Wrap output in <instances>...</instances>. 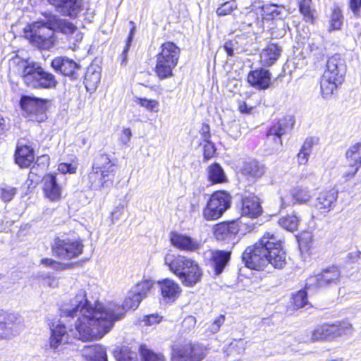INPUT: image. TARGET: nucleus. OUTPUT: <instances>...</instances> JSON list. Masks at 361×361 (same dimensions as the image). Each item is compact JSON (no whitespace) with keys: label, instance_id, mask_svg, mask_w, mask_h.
Listing matches in <instances>:
<instances>
[{"label":"nucleus","instance_id":"nucleus-1","mask_svg":"<svg viewBox=\"0 0 361 361\" xmlns=\"http://www.w3.org/2000/svg\"><path fill=\"white\" fill-rule=\"evenodd\" d=\"M142 300L130 289L122 306L116 302L91 303L86 298L85 292L80 290L63 311L68 315H77L75 336L83 341L101 339L113 328L116 321L121 319L129 310H135Z\"/></svg>","mask_w":361,"mask_h":361},{"label":"nucleus","instance_id":"nucleus-2","mask_svg":"<svg viewBox=\"0 0 361 361\" xmlns=\"http://www.w3.org/2000/svg\"><path fill=\"white\" fill-rule=\"evenodd\" d=\"M243 261L252 269L263 270L268 264L282 269L286 263V255L281 239L274 233L267 232L243 254Z\"/></svg>","mask_w":361,"mask_h":361},{"label":"nucleus","instance_id":"nucleus-3","mask_svg":"<svg viewBox=\"0 0 361 361\" xmlns=\"http://www.w3.org/2000/svg\"><path fill=\"white\" fill-rule=\"evenodd\" d=\"M56 30L68 35L70 40L78 42L82 39V34L72 23L50 13L44 20L33 23L31 42L39 49H49L55 44L54 31Z\"/></svg>","mask_w":361,"mask_h":361},{"label":"nucleus","instance_id":"nucleus-4","mask_svg":"<svg viewBox=\"0 0 361 361\" xmlns=\"http://www.w3.org/2000/svg\"><path fill=\"white\" fill-rule=\"evenodd\" d=\"M345 73V62L340 54H336L329 58L320 81L321 92L324 98L330 97L343 82Z\"/></svg>","mask_w":361,"mask_h":361},{"label":"nucleus","instance_id":"nucleus-5","mask_svg":"<svg viewBox=\"0 0 361 361\" xmlns=\"http://www.w3.org/2000/svg\"><path fill=\"white\" fill-rule=\"evenodd\" d=\"M116 165L106 154H99L96 157L92 171L88 174L90 187L92 190L109 188L114 184Z\"/></svg>","mask_w":361,"mask_h":361},{"label":"nucleus","instance_id":"nucleus-6","mask_svg":"<svg viewBox=\"0 0 361 361\" xmlns=\"http://www.w3.org/2000/svg\"><path fill=\"white\" fill-rule=\"evenodd\" d=\"M180 54V48L173 42H166L161 44L155 66V73L159 79L173 76V70L178 64Z\"/></svg>","mask_w":361,"mask_h":361},{"label":"nucleus","instance_id":"nucleus-7","mask_svg":"<svg viewBox=\"0 0 361 361\" xmlns=\"http://www.w3.org/2000/svg\"><path fill=\"white\" fill-rule=\"evenodd\" d=\"M21 77L27 87L35 89L52 88L57 84L54 75L37 63H26L23 65Z\"/></svg>","mask_w":361,"mask_h":361},{"label":"nucleus","instance_id":"nucleus-8","mask_svg":"<svg viewBox=\"0 0 361 361\" xmlns=\"http://www.w3.org/2000/svg\"><path fill=\"white\" fill-rule=\"evenodd\" d=\"M81 239L69 237H56L51 245L53 255L61 260L69 261L78 257L83 252Z\"/></svg>","mask_w":361,"mask_h":361},{"label":"nucleus","instance_id":"nucleus-9","mask_svg":"<svg viewBox=\"0 0 361 361\" xmlns=\"http://www.w3.org/2000/svg\"><path fill=\"white\" fill-rule=\"evenodd\" d=\"M75 298V296L71 298L68 302L64 303L61 307V314L64 317H71L72 319L75 318V320L74 321V328L70 329V331L68 332L67 331L66 326L60 322L53 323L50 326L51 334L49 340V348L52 349L54 351H56L59 348L60 345L68 343L69 342L71 336L82 341V339L75 336L73 334L75 330V322L77 321L78 316L68 315L66 314L63 310L64 306L68 304H70ZM82 341H84L82 340Z\"/></svg>","mask_w":361,"mask_h":361},{"label":"nucleus","instance_id":"nucleus-10","mask_svg":"<svg viewBox=\"0 0 361 361\" xmlns=\"http://www.w3.org/2000/svg\"><path fill=\"white\" fill-rule=\"evenodd\" d=\"M284 12L283 7L275 4H264L262 1H255L249 8L242 11V14H246L252 18L259 20H272L281 16Z\"/></svg>","mask_w":361,"mask_h":361},{"label":"nucleus","instance_id":"nucleus-11","mask_svg":"<svg viewBox=\"0 0 361 361\" xmlns=\"http://www.w3.org/2000/svg\"><path fill=\"white\" fill-rule=\"evenodd\" d=\"M204 357L202 348L189 342L173 345L171 361H202Z\"/></svg>","mask_w":361,"mask_h":361},{"label":"nucleus","instance_id":"nucleus-12","mask_svg":"<svg viewBox=\"0 0 361 361\" xmlns=\"http://www.w3.org/2000/svg\"><path fill=\"white\" fill-rule=\"evenodd\" d=\"M341 274L336 267L322 270L320 273L310 276L306 280L305 289L326 287L337 284Z\"/></svg>","mask_w":361,"mask_h":361},{"label":"nucleus","instance_id":"nucleus-13","mask_svg":"<svg viewBox=\"0 0 361 361\" xmlns=\"http://www.w3.org/2000/svg\"><path fill=\"white\" fill-rule=\"evenodd\" d=\"M294 120L291 116H286L278 121L267 131V140L269 142H273L274 149H277L282 145L281 136L293 128Z\"/></svg>","mask_w":361,"mask_h":361},{"label":"nucleus","instance_id":"nucleus-14","mask_svg":"<svg viewBox=\"0 0 361 361\" xmlns=\"http://www.w3.org/2000/svg\"><path fill=\"white\" fill-rule=\"evenodd\" d=\"M18 319V314L0 310V340L11 339L19 334L16 325Z\"/></svg>","mask_w":361,"mask_h":361},{"label":"nucleus","instance_id":"nucleus-15","mask_svg":"<svg viewBox=\"0 0 361 361\" xmlns=\"http://www.w3.org/2000/svg\"><path fill=\"white\" fill-rule=\"evenodd\" d=\"M182 271L181 275L179 276V280L183 286L187 287H193L197 283L200 282L203 271L199 264L192 259Z\"/></svg>","mask_w":361,"mask_h":361},{"label":"nucleus","instance_id":"nucleus-16","mask_svg":"<svg viewBox=\"0 0 361 361\" xmlns=\"http://www.w3.org/2000/svg\"><path fill=\"white\" fill-rule=\"evenodd\" d=\"M338 196V192L335 189L322 191L317 197L314 207L321 214H326L335 207Z\"/></svg>","mask_w":361,"mask_h":361},{"label":"nucleus","instance_id":"nucleus-17","mask_svg":"<svg viewBox=\"0 0 361 361\" xmlns=\"http://www.w3.org/2000/svg\"><path fill=\"white\" fill-rule=\"evenodd\" d=\"M61 15L76 17L82 10V0H47Z\"/></svg>","mask_w":361,"mask_h":361},{"label":"nucleus","instance_id":"nucleus-18","mask_svg":"<svg viewBox=\"0 0 361 361\" xmlns=\"http://www.w3.org/2000/svg\"><path fill=\"white\" fill-rule=\"evenodd\" d=\"M162 299L168 303L174 302L181 293L180 285L172 279H165L158 281Z\"/></svg>","mask_w":361,"mask_h":361},{"label":"nucleus","instance_id":"nucleus-19","mask_svg":"<svg viewBox=\"0 0 361 361\" xmlns=\"http://www.w3.org/2000/svg\"><path fill=\"white\" fill-rule=\"evenodd\" d=\"M291 201H288L286 197H281V208L286 207L295 204H306L312 198L310 191L307 188L297 187L290 190Z\"/></svg>","mask_w":361,"mask_h":361},{"label":"nucleus","instance_id":"nucleus-20","mask_svg":"<svg viewBox=\"0 0 361 361\" xmlns=\"http://www.w3.org/2000/svg\"><path fill=\"white\" fill-rule=\"evenodd\" d=\"M247 82L258 90H266L271 84V73L264 68H258L250 72Z\"/></svg>","mask_w":361,"mask_h":361},{"label":"nucleus","instance_id":"nucleus-21","mask_svg":"<svg viewBox=\"0 0 361 361\" xmlns=\"http://www.w3.org/2000/svg\"><path fill=\"white\" fill-rule=\"evenodd\" d=\"M43 191L45 197L52 202L58 201L62 195V188L58 184L56 176L49 174L43 178Z\"/></svg>","mask_w":361,"mask_h":361},{"label":"nucleus","instance_id":"nucleus-22","mask_svg":"<svg viewBox=\"0 0 361 361\" xmlns=\"http://www.w3.org/2000/svg\"><path fill=\"white\" fill-rule=\"evenodd\" d=\"M170 239L171 244L181 250L195 252L200 247L199 241L185 235L173 233Z\"/></svg>","mask_w":361,"mask_h":361},{"label":"nucleus","instance_id":"nucleus-23","mask_svg":"<svg viewBox=\"0 0 361 361\" xmlns=\"http://www.w3.org/2000/svg\"><path fill=\"white\" fill-rule=\"evenodd\" d=\"M340 329L335 324H324L317 326L311 333V341L331 340L338 336Z\"/></svg>","mask_w":361,"mask_h":361},{"label":"nucleus","instance_id":"nucleus-24","mask_svg":"<svg viewBox=\"0 0 361 361\" xmlns=\"http://www.w3.org/2000/svg\"><path fill=\"white\" fill-rule=\"evenodd\" d=\"M242 215L256 218L261 215L262 209L259 198L254 195L245 196L242 200Z\"/></svg>","mask_w":361,"mask_h":361},{"label":"nucleus","instance_id":"nucleus-25","mask_svg":"<svg viewBox=\"0 0 361 361\" xmlns=\"http://www.w3.org/2000/svg\"><path fill=\"white\" fill-rule=\"evenodd\" d=\"M51 67L66 76L73 75L79 66L73 59L66 56H58L51 61Z\"/></svg>","mask_w":361,"mask_h":361},{"label":"nucleus","instance_id":"nucleus-26","mask_svg":"<svg viewBox=\"0 0 361 361\" xmlns=\"http://www.w3.org/2000/svg\"><path fill=\"white\" fill-rule=\"evenodd\" d=\"M191 259L192 258L183 255H167L164 261L169 270L179 278Z\"/></svg>","mask_w":361,"mask_h":361},{"label":"nucleus","instance_id":"nucleus-27","mask_svg":"<svg viewBox=\"0 0 361 361\" xmlns=\"http://www.w3.org/2000/svg\"><path fill=\"white\" fill-rule=\"evenodd\" d=\"M209 261L216 275L224 271L231 257V252L222 250H211L209 252Z\"/></svg>","mask_w":361,"mask_h":361},{"label":"nucleus","instance_id":"nucleus-28","mask_svg":"<svg viewBox=\"0 0 361 361\" xmlns=\"http://www.w3.org/2000/svg\"><path fill=\"white\" fill-rule=\"evenodd\" d=\"M238 225L235 222L221 223L214 226V234L219 240H233L238 233Z\"/></svg>","mask_w":361,"mask_h":361},{"label":"nucleus","instance_id":"nucleus-29","mask_svg":"<svg viewBox=\"0 0 361 361\" xmlns=\"http://www.w3.org/2000/svg\"><path fill=\"white\" fill-rule=\"evenodd\" d=\"M23 110L30 114H40L45 111L44 100L30 96H23L20 99Z\"/></svg>","mask_w":361,"mask_h":361},{"label":"nucleus","instance_id":"nucleus-30","mask_svg":"<svg viewBox=\"0 0 361 361\" xmlns=\"http://www.w3.org/2000/svg\"><path fill=\"white\" fill-rule=\"evenodd\" d=\"M33 149L28 145L17 146L15 153L16 163L20 167L26 168L30 166L34 161Z\"/></svg>","mask_w":361,"mask_h":361},{"label":"nucleus","instance_id":"nucleus-31","mask_svg":"<svg viewBox=\"0 0 361 361\" xmlns=\"http://www.w3.org/2000/svg\"><path fill=\"white\" fill-rule=\"evenodd\" d=\"M281 48L276 44H269L260 54V61L263 66H271L279 58Z\"/></svg>","mask_w":361,"mask_h":361},{"label":"nucleus","instance_id":"nucleus-32","mask_svg":"<svg viewBox=\"0 0 361 361\" xmlns=\"http://www.w3.org/2000/svg\"><path fill=\"white\" fill-rule=\"evenodd\" d=\"M242 173L249 179H257L264 174L265 167L258 161L252 160L245 163Z\"/></svg>","mask_w":361,"mask_h":361},{"label":"nucleus","instance_id":"nucleus-33","mask_svg":"<svg viewBox=\"0 0 361 361\" xmlns=\"http://www.w3.org/2000/svg\"><path fill=\"white\" fill-rule=\"evenodd\" d=\"M209 202L212 206L222 208V211L226 212L231 207V197L227 192L219 190L211 195Z\"/></svg>","mask_w":361,"mask_h":361},{"label":"nucleus","instance_id":"nucleus-34","mask_svg":"<svg viewBox=\"0 0 361 361\" xmlns=\"http://www.w3.org/2000/svg\"><path fill=\"white\" fill-rule=\"evenodd\" d=\"M360 149L361 142H358L351 145L346 151L345 157L349 167H355L356 169L361 167Z\"/></svg>","mask_w":361,"mask_h":361},{"label":"nucleus","instance_id":"nucleus-35","mask_svg":"<svg viewBox=\"0 0 361 361\" xmlns=\"http://www.w3.org/2000/svg\"><path fill=\"white\" fill-rule=\"evenodd\" d=\"M208 178L212 183H221L226 180V174L219 164H213L207 169Z\"/></svg>","mask_w":361,"mask_h":361},{"label":"nucleus","instance_id":"nucleus-36","mask_svg":"<svg viewBox=\"0 0 361 361\" xmlns=\"http://www.w3.org/2000/svg\"><path fill=\"white\" fill-rule=\"evenodd\" d=\"M300 221V217H298L295 213L284 216L280 218L278 221L279 224L281 227L291 232L298 229Z\"/></svg>","mask_w":361,"mask_h":361},{"label":"nucleus","instance_id":"nucleus-37","mask_svg":"<svg viewBox=\"0 0 361 361\" xmlns=\"http://www.w3.org/2000/svg\"><path fill=\"white\" fill-rule=\"evenodd\" d=\"M154 283L151 280H143L137 283L131 290L142 300L147 297L152 288Z\"/></svg>","mask_w":361,"mask_h":361},{"label":"nucleus","instance_id":"nucleus-38","mask_svg":"<svg viewBox=\"0 0 361 361\" xmlns=\"http://www.w3.org/2000/svg\"><path fill=\"white\" fill-rule=\"evenodd\" d=\"M225 212L222 211V208H216L210 204L208 201L207 205L203 209L202 215L207 221H215L219 219Z\"/></svg>","mask_w":361,"mask_h":361},{"label":"nucleus","instance_id":"nucleus-39","mask_svg":"<svg viewBox=\"0 0 361 361\" xmlns=\"http://www.w3.org/2000/svg\"><path fill=\"white\" fill-rule=\"evenodd\" d=\"M140 353L142 361H165L164 356L162 354L153 352L146 345L140 346Z\"/></svg>","mask_w":361,"mask_h":361},{"label":"nucleus","instance_id":"nucleus-40","mask_svg":"<svg viewBox=\"0 0 361 361\" xmlns=\"http://www.w3.org/2000/svg\"><path fill=\"white\" fill-rule=\"evenodd\" d=\"M130 24L132 25V27L130 29L128 39L126 40V46L122 51V54L120 56L121 63L122 65H126L128 62V52L133 42V39L135 32V23L133 21H130Z\"/></svg>","mask_w":361,"mask_h":361},{"label":"nucleus","instance_id":"nucleus-41","mask_svg":"<svg viewBox=\"0 0 361 361\" xmlns=\"http://www.w3.org/2000/svg\"><path fill=\"white\" fill-rule=\"evenodd\" d=\"M343 16L341 9L336 6L332 11L330 20V27L331 30H339L343 25Z\"/></svg>","mask_w":361,"mask_h":361},{"label":"nucleus","instance_id":"nucleus-42","mask_svg":"<svg viewBox=\"0 0 361 361\" xmlns=\"http://www.w3.org/2000/svg\"><path fill=\"white\" fill-rule=\"evenodd\" d=\"M135 102L151 112L157 113L159 111V103L157 100L137 97Z\"/></svg>","mask_w":361,"mask_h":361},{"label":"nucleus","instance_id":"nucleus-43","mask_svg":"<svg viewBox=\"0 0 361 361\" xmlns=\"http://www.w3.org/2000/svg\"><path fill=\"white\" fill-rule=\"evenodd\" d=\"M82 353L87 359L92 361V360H95V355L97 353L104 355V347L101 345L85 346L82 350Z\"/></svg>","mask_w":361,"mask_h":361},{"label":"nucleus","instance_id":"nucleus-44","mask_svg":"<svg viewBox=\"0 0 361 361\" xmlns=\"http://www.w3.org/2000/svg\"><path fill=\"white\" fill-rule=\"evenodd\" d=\"M225 322V316L219 315L214 321L208 322L205 324L206 331L210 334L217 333L222 324Z\"/></svg>","mask_w":361,"mask_h":361},{"label":"nucleus","instance_id":"nucleus-45","mask_svg":"<svg viewBox=\"0 0 361 361\" xmlns=\"http://www.w3.org/2000/svg\"><path fill=\"white\" fill-rule=\"evenodd\" d=\"M307 292L305 290H300L293 295L294 305L297 308H301L307 304Z\"/></svg>","mask_w":361,"mask_h":361},{"label":"nucleus","instance_id":"nucleus-46","mask_svg":"<svg viewBox=\"0 0 361 361\" xmlns=\"http://www.w3.org/2000/svg\"><path fill=\"white\" fill-rule=\"evenodd\" d=\"M237 5L235 1H229L222 4L217 9L216 14L219 16H224L231 13L236 9Z\"/></svg>","mask_w":361,"mask_h":361},{"label":"nucleus","instance_id":"nucleus-47","mask_svg":"<svg viewBox=\"0 0 361 361\" xmlns=\"http://www.w3.org/2000/svg\"><path fill=\"white\" fill-rule=\"evenodd\" d=\"M312 0H302L300 3V11L306 20H312L313 13L311 8Z\"/></svg>","mask_w":361,"mask_h":361},{"label":"nucleus","instance_id":"nucleus-48","mask_svg":"<svg viewBox=\"0 0 361 361\" xmlns=\"http://www.w3.org/2000/svg\"><path fill=\"white\" fill-rule=\"evenodd\" d=\"M200 145L203 146L204 159L209 160L214 156L216 153V147L212 142L209 141L201 142Z\"/></svg>","mask_w":361,"mask_h":361},{"label":"nucleus","instance_id":"nucleus-49","mask_svg":"<svg viewBox=\"0 0 361 361\" xmlns=\"http://www.w3.org/2000/svg\"><path fill=\"white\" fill-rule=\"evenodd\" d=\"M40 264L45 267L51 268L56 271L64 269L63 264L51 258H43L40 261Z\"/></svg>","mask_w":361,"mask_h":361},{"label":"nucleus","instance_id":"nucleus-50","mask_svg":"<svg viewBox=\"0 0 361 361\" xmlns=\"http://www.w3.org/2000/svg\"><path fill=\"white\" fill-rule=\"evenodd\" d=\"M196 324V319L193 316L186 317L182 322V328L184 331H190Z\"/></svg>","mask_w":361,"mask_h":361},{"label":"nucleus","instance_id":"nucleus-51","mask_svg":"<svg viewBox=\"0 0 361 361\" xmlns=\"http://www.w3.org/2000/svg\"><path fill=\"white\" fill-rule=\"evenodd\" d=\"M85 82L86 85H90V82L92 83L93 87H96V85L100 81V73H90V71H88L85 75Z\"/></svg>","mask_w":361,"mask_h":361},{"label":"nucleus","instance_id":"nucleus-52","mask_svg":"<svg viewBox=\"0 0 361 361\" xmlns=\"http://www.w3.org/2000/svg\"><path fill=\"white\" fill-rule=\"evenodd\" d=\"M132 137V131L129 128H124L119 137V140L124 146H128Z\"/></svg>","mask_w":361,"mask_h":361},{"label":"nucleus","instance_id":"nucleus-53","mask_svg":"<svg viewBox=\"0 0 361 361\" xmlns=\"http://www.w3.org/2000/svg\"><path fill=\"white\" fill-rule=\"evenodd\" d=\"M161 320V316L159 315L158 314H152L146 316L143 322L145 323V325L152 326L160 323Z\"/></svg>","mask_w":361,"mask_h":361},{"label":"nucleus","instance_id":"nucleus-54","mask_svg":"<svg viewBox=\"0 0 361 361\" xmlns=\"http://www.w3.org/2000/svg\"><path fill=\"white\" fill-rule=\"evenodd\" d=\"M228 350L230 352L235 350L237 354H241L245 350V344L243 340L235 341L229 345Z\"/></svg>","mask_w":361,"mask_h":361},{"label":"nucleus","instance_id":"nucleus-55","mask_svg":"<svg viewBox=\"0 0 361 361\" xmlns=\"http://www.w3.org/2000/svg\"><path fill=\"white\" fill-rule=\"evenodd\" d=\"M16 190L15 188H6L1 190V198L6 201H10L16 195Z\"/></svg>","mask_w":361,"mask_h":361},{"label":"nucleus","instance_id":"nucleus-56","mask_svg":"<svg viewBox=\"0 0 361 361\" xmlns=\"http://www.w3.org/2000/svg\"><path fill=\"white\" fill-rule=\"evenodd\" d=\"M58 170L63 174H66L67 173H75L76 166L72 164L61 163L59 165Z\"/></svg>","mask_w":361,"mask_h":361},{"label":"nucleus","instance_id":"nucleus-57","mask_svg":"<svg viewBox=\"0 0 361 361\" xmlns=\"http://www.w3.org/2000/svg\"><path fill=\"white\" fill-rule=\"evenodd\" d=\"M202 142L210 141V128L208 124H203L200 131Z\"/></svg>","mask_w":361,"mask_h":361},{"label":"nucleus","instance_id":"nucleus-58","mask_svg":"<svg viewBox=\"0 0 361 361\" xmlns=\"http://www.w3.org/2000/svg\"><path fill=\"white\" fill-rule=\"evenodd\" d=\"M349 8L355 16L359 15L361 8V0H350Z\"/></svg>","mask_w":361,"mask_h":361},{"label":"nucleus","instance_id":"nucleus-59","mask_svg":"<svg viewBox=\"0 0 361 361\" xmlns=\"http://www.w3.org/2000/svg\"><path fill=\"white\" fill-rule=\"evenodd\" d=\"M118 361H137V354L134 352L126 353L123 352Z\"/></svg>","mask_w":361,"mask_h":361},{"label":"nucleus","instance_id":"nucleus-60","mask_svg":"<svg viewBox=\"0 0 361 361\" xmlns=\"http://www.w3.org/2000/svg\"><path fill=\"white\" fill-rule=\"evenodd\" d=\"M313 145L314 139L312 137H308L305 140L300 149L302 150L303 152H305L306 154L308 153L310 154L312 152Z\"/></svg>","mask_w":361,"mask_h":361},{"label":"nucleus","instance_id":"nucleus-61","mask_svg":"<svg viewBox=\"0 0 361 361\" xmlns=\"http://www.w3.org/2000/svg\"><path fill=\"white\" fill-rule=\"evenodd\" d=\"M123 214V207H116L111 213V223L114 224L116 221L118 220Z\"/></svg>","mask_w":361,"mask_h":361},{"label":"nucleus","instance_id":"nucleus-62","mask_svg":"<svg viewBox=\"0 0 361 361\" xmlns=\"http://www.w3.org/2000/svg\"><path fill=\"white\" fill-rule=\"evenodd\" d=\"M236 44L235 41H228L225 42L224 49L228 56H233L234 55V47Z\"/></svg>","mask_w":361,"mask_h":361},{"label":"nucleus","instance_id":"nucleus-63","mask_svg":"<svg viewBox=\"0 0 361 361\" xmlns=\"http://www.w3.org/2000/svg\"><path fill=\"white\" fill-rule=\"evenodd\" d=\"M336 326L341 329V334L338 335V336L343 334H349L351 331L352 326L348 322H343L341 324Z\"/></svg>","mask_w":361,"mask_h":361},{"label":"nucleus","instance_id":"nucleus-64","mask_svg":"<svg viewBox=\"0 0 361 361\" xmlns=\"http://www.w3.org/2000/svg\"><path fill=\"white\" fill-rule=\"evenodd\" d=\"M349 168L350 169L348 170V171L345 172L343 175V178H344L345 182L353 178L359 170V169H356L355 167Z\"/></svg>","mask_w":361,"mask_h":361}]
</instances>
